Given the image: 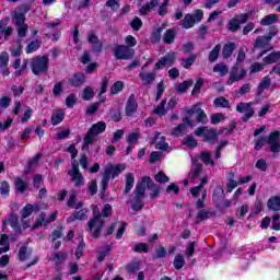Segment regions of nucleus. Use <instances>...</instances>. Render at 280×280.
Wrapping results in <instances>:
<instances>
[{"label": "nucleus", "mask_w": 280, "mask_h": 280, "mask_svg": "<svg viewBox=\"0 0 280 280\" xmlns=\"http://www.w3.org/2000/svg\"><path fill=\"white\" fill-rule=\"evenodd\" d=\"M18 36L20 38H25L27 36V32L30 30V26L27 24H21L16 26Z\"/></svg>", "instance_id": "bf43d9fd"}, {"label": "nucleus", "mask_w": 280, "mask_h": 280, "mask_svg": "<svg viewBox=\"0 0 280 280\" xmlns=\"http://www.w3.org/2000/svg\"><path fill=\"white\" fill-rule=\"evenodd\" d=\"M184 145H187V148H196L198 145V141L194 139V136H186L184 138Z\"/></svg>", "instance_id": "69168bd1"}, {"label": "nucleus", "mask_w": 280, "mask_h": 280, "mask_svg": "<svg viewBox=\"0 0 280 280\" xmlns=\"http://www.w3.org/2000/svg\"><path fill=\"white\" fill-rule=\"evenodd\" d=\"M215 215V212L211 210H199L196 215V224H200V222H203V220H209L210 218H213Z\"/></svg>", "instance_id": "b1692460"}, {"label": "nucleus", "mask_w": 280, "mask_h": 280, "mask_svg": "<svg viewBox=\"0 0 280 280\" xmlns=\"http://www.w3.org/2000/svg\"><path fill=\"white\" fill-rule=\"evenodd\" d=\"M194 86V80L189 79L186 80L182 83H175V91L176 93H187V91H189V88Z\"/></svg>", "instance_id": "a878e982"}, {"label": "nucleus", "mask_w": 280, "mask_h": 280, "mask_svg": "<svg viewBox=\"0 0 280 280\" xmlns=\"http://www.w3.org/2000/svg\"><path fill=\"white\" fill-rule=\"evenodd\" d=\"M205 16V13L197 10L194 14H186L184 19L179 22L180 27L184 30H191L196 23H200Z\"/></svg>", "instance_id": "0eeeda50"}, {"label": "nucleus", "mask_w": 280, "mask_h": 280, "mask_svg": "<svg viewBox=\"0 0 280 280\" xmlns=\"http://www.w3.org/2000/svg\"><path fill=\"white\" fill-rule=\"evenodd\" d=\"M145 198V184H143V180L141 183H138L136 185V188L133 190V199L131 201V209L132 211H141L145 203L143 202V199Z\"/></svg>", "instance_id": "423d86ee"}, {"label": "nucleus", "mask_w": 280, "mask_h": 280, "mask_svg": "<svg viewBox=\"0 0 280 280\" xmlns=\"http://www.w3.org/2000/svg\"><path fill=\"white\" fill-rule=\"evenodd\" d=\"M280 51L271 52L264 58L265 65H273V62H279Z\"/></svg>", "instance_id": "de8ad7c7"}, {"label": "nucleus", "mask_w": 280, "mask_h": 280, "mask_svg": "<svg viewBox=\"0 0 280 280\" xmlns=\"http://www.w3.org/2000/svg\"><path fill=\"white\" fill-rule=\"evenodd\" d=\"M155 148L156 150H162L163 152L170 148V144L165 142V136L160 137V140L155 143Z\"/></svg>", "instance_id": "e2e57ef3"}, {"label": "nucleus", "mask_w": 280, "mask_h": 280, "mask_svg": "<svg viewBox=\"0 0 280 280\" xmlns=\"http://www.w3.org/2000/svg\"><path fill=\"white\" fill-rule=\"evenodd\" d=\"M65 119V112L62 109H57L52 113V116L50 118V122L52 126H58V124H61Z\"/></svg>", "instance_id": "2f4dec72"}, {"label": "nucleus", "mask_w": 280, "mask_h": 280, "mask_svg": "<svg viewBox=\"0 0 280 280\" xmlns=\"http://www.w3.org/2000/svg\"><path fill=\"white\" fill-rule=\"evenodd\" d=\"M4 224L12 226L15 233H21V226L19 225V218L16 214H11L9 219L4 220Z\"/></svg>", "instance_id": "7c9ffc66"}, {"label": "nucleus", "mask_w": 280, "mask_h": 280, "mask_svg": "<svg viewBox=\"0 0 280 280\" xmlns=\"http://www.w3.org/2000/svg\"><path fill=\"white\" fill-rule=\"evenodd\" d=\"M213 72L214 73H220V75L222 78H224V75H226L229 73V67H226V65H224V63H217L213 67Z\"/></svg>", "instance_id": "3c124183"}, {"label": "nucleus", "mask_w": 280, "mask_h": 280, "mask_svg": "<svg viewBox=\"0 0 280 280\" xmlns=\"http://www.w3.org/2000/svg\"><path fill=\"white\" fill-rule=\"evenodd\" d=\"M159 5V0H150L144 5L140 8V14L145 15L150 10L156 8Z\"/></svg>", "instance_id": "58836bf2"}, {"label": "nucleus", "mask_w": 280, "mask_h": 280, "mask_svg": "<svg viewBox=\"0 0 280 280\" xmlns=\"http://www.w3.org/2000/svg\"><path fill=\"white\" fill-rule=\"evenodd\" d=\"M12 23L16 26L25 25V15L22 12H12Z\"/></svg>", "instance_id": "ea45409f"}, {"label": "nucleus", "mask_w": 280, "mask_h": 280, "mask_svg": "<svg viewBox=\"0 0 280 280\" xmlns=\"http://www.w3.org/2000/svg\"><path fill=\"white\" fill-rule=\"evenodd\" d=\"M86 84V74L84 72H75L70 78H68V85L72 89H80Z\"/></svg>", "instance_id": "9d476101"}, {"label": "nucleus", "mask_w": 280, "mask_h": 280, "mask_svg": "<svg viewBox=\"0 0 280 280\" xmlns=\"http://www.w3.org/2000/svg\"><path fill=\"white\" fill-rule=\"evenodd\" d=\"M126 270L129 275H137L139 270H141V262L140 260L131 261L126 265Z\"/></svg>", "instance_id": "4c0bfd02"}, {"label": "nucleus", "mask_w": 280, "mask_h": 280, "mask_svg": "<svg viewBox=\"0 0 280 280\" xmlns=\"http://www.w3.org/2000/svg\"><path fill=\"white\" fill-rule=\"evenodd\" d=\"M202 86H205V79L198 78L195 83V86L191 91V95H198L200 93V89H202Z\"/></svg>", "instance_id": "052dcab7"}, {"label": "nucleus", "mask_w": 280, "mask_h": 280, "mask_svg": "<svg viewBox=\"0 0 280 280\" xmlns=\"http://www.w3.org/2000/svg\"><path fill=\"white\" fill-rule=\"evenodd\" d=\"M174 62H176V55L174 52H168L159 59V61L154 65V69H165V67H172Z\"/></svg>", "instance_id": "ddd939ff"}, {"label": "nucleus", "mask_w": 280, "mask_h": 280, "mask_svg": "<svg viewBox=\"0 0 280 280\" xmlns=\"http://www.w3.org/2000/svg\"><path fill=\"white\" fill-rule=\"evenodd\" d=\"M106 132V122L105 121H98L88 130L84 139H83V145L82 150H89L90 145L92 143H95V139L97 138V135H102Z\"/></svg>", "instance_id": "7ed1b4c3"}, {"label": "nucleus", "mask_w": 280, "mask_h": 280, "mask_svg": "<svg viewBox=\"0 0 280 280\" xmlns=\"http://www.w3.org/2000/svg\"><path fill=\"white\" fill-rule=\"evenodd\" d=\"M270 77H264L261 82L258 84L257 91H256V95H261V93H264V91H266V89H270Z\"/></svg>", "instance_id": "473e14b6"}, {"label": "nucleus", "mask_w": 280, "mask_h": 280, "mask_svg": "<svg viewBox=\"0 0 280 280\" xmlns=\"http://www.w3.org/2000/svg\"><path fill=\"white\" fill-rule=\"evenodd\" d=\"M155 183H160L161 185H165V183H170V177L165 175L163 171H160L154 175Z\"/></svg>", "instance_id": "5fc2aeb1"}, {"label": "nucleus", "mask_w": 280, "mask_h": 280, "mask_svg": "<svg viewBox=\"0 0 280 280\" xmlns=\"http://www.w3.org/2000/svg\"><path fill=\"white\" fill-rule=\"evenodd\" d=\"M49 260L54 261L57 270H59L60 267L62 266V264H65V261H67V253L55 252V253L50 254Z\"/></svg>", "instance_id": "6ab92c4d"}, {"label": "nucleus", "mask_w": 280, "mask_h": 280, "mask_svg": "<svg viewBox=\"0 0 280 280\" xmlns=\"http://www.w3.org/2000/svg\"><path fill=\"white\" fill-rule=\"evenodd\" d=\"M124 91V82L117 81L110 88V94L117 95V93H121Z\"/></svg>", "instance_id": "13d9d810"}, {"label": "nucleus", "mask_w": 280, "mask_h": 280, "mask_svg": "<svg viewBox=\"0 0 280 280\" xmlns=\"http://www.w3.org/2000/svg\"><path fill=\"white\" fill-rule=\"evenodd\" d=\"M10 104H12V95H4L0 98V108L5 110V108H10Z\"/></svg>", "instance_id": "603ef678"}, {"label": "nucleus", "mask_w": 280, "mask_h": 280, "mask_svg": "<svg viewBox=\"0 0 280 280\" xmlns=\"http://www.w3.org/2000/svg\"><path fill=\"white\" fill-rule=\"evenodd\" d=\"M270 40H272V36H258L255 40L254 48L267 49V47L270 45Z\"/></svg>", "instance_id": "4be33fe9"}, {"label": "nucleus", "mask_w": 280, "mask_h": 280, "mask_svg": "<svg viewBox=\"0 0 280 280\" xmlns=\"http://www.w3.org/2000/svg\"><path fill=\"white\" fill-rule=\"evenodd\" d=\"M75 220H81V221H82V220H89V209H86V208H80L79 211L72 213V214L68 218L67 222H68V223H71V222H75Z\"/></svg>", "instance_id": "aec40b11"}, {"label": "nucleus", "mask_w": 280, "mask_h": 280, "mask_svg": "<svg viewBox=\"0 0 280 280\" xmlns=\"http://www.w3.org/2000/svg\"><path fill=\"white\" fill-rule=\"evenodd\" d=\"M275 23H279V15L269 14L260 20V25H275Z\"/></svg>", "instance_id": "c9c22d12"}, {"label": "nucleus", "mask_w": 280, "mask_h": 280, "mask_svg": "<svg viewBox=\"0 0 280 280\" xmlns=\"http://www.w3.org/2000/svg\"><path fill=\"white\" fill-rule=\"evenodd\" d=\"M200 174H202V164L194 163L192 167L188 174V178H190L191 180H196V178H198V176H200Z\"/></svg>", "instance_id": "c756f323"}, {"label": "nucleus", "mask_w": 280, "mask_h": 280, "mask_svg": "<svg viewBox=\"0 0 280 280\" xmlns=\"http://www.w3.org/2000/svg\"><path fill=\"white\" fill-rule=\"evenodd\" d=\"M213 104L215 108H231V103L224 96L217 97Z\"/></svg>", "instance_id": "79ce46f5"}, {"label": "nucleus", "mask_w": 280, "mask_h": 280, "mask_svg": "<svg viewBox=\"0 0 280 280\" xmlns=\"http://www.w3.org/2000/svg\"><path fill=\"white\" fill-rule=\"evenodd\" d=\"M62 91H65V83L62 81H59L52 88V95L55 97H58V95H60Z\"/></svg>", "instance_id": "0e129e2a"}, {"label": "nucleus", "mask_w": 280, "mask_h": 280, "mask_svg": "<svg viewBox=\"0 0 280 280\" xmlns=\"http://www.w3.org/2000/svg\"><path fill=\"white\" fill-rule=\"evenodd\" d=\"M18 257L20 261H26L27 257H30V254L27 253V245L20 247Z\"/></svg>", "instance_id": "680f3d73"}, {"label": "nucleus", "mask_w": 280, "mask_h": 280, "mask_svg": "<svg viewBox=\"0 0 280 280\" xmlns=\"http://www.w3.org/2000/svg\"><path fill=\"white\" fill-rule=\"evenodd\" d=\"M244 78H246V71L244 69L240 70V68L234 67L230 72V78L228 79L226 84L231 86V84L240 82V80H244Z\"/></svg>", "instance_id": "dca6fc26"}, {"label": "nucleus", "mask_w": 280, "mask_h": 280, "mask_svg": "<svg viewBox=\"0 0 280 280\" xmlns=\"http://www.w3.org/2000/svg\"><path fill=\"white\" fill-rule=\"evenodd\" d=\"M14 186H15V191H18L19 194H25V191H27V180H24L21 177H15L14 179Z\"/></svg>", "instance_id": "cd10ccee"}, {"label": "nucleus", "mask_w": 280, "mask_h": 280, "mask_svg": "<svg viewBox=\"0 0 280 280\" xmlns=\"http://www.w3.org/2000/svg\"><path fill=\"white\" fill-rule=\"evenodd\" d=\"M266 143H269L270 145V151L273 154H279L280 151V132L279 131H273L269 135L268 138H259L255 141V147L254 150L259 151Z\"/></svg>", "instance_id": "f03ea898"}, {"label": "nucleus", "mask_w": 280, "mask_h": 280, "mask_svg": "<svg viewBox=\"0 0 280 280\" xmlns=\"http://www.w3.org/2000/svg\"><path fill=\"white\" fill-rule=\"evenodd\" d=\"M196 58H198L196 54L190 55L188 58H183L180 62L182 67L184 69H191V66L196 62Z\"/></svg>", "instance_id": "a18cd8bd"}, {"label": "nucleus", "mask_w": 280, "mask_h": 280, "mask_svg": "<svg viewBox=\"0 0 280 280\" xmlns=\"http://www.w3.org/2000/svg\"><path fill=\"white\" fill-rule=\"evenodd\" d=\"M137 108H139V104L137 103V98L135 94H131L127 101L125 113L127 117H132L135 113H137Z\"/></svg>", "instance_id": "a211bd4d"}, {"label": "nucleus", "mask_w": 280, "mask_h": 280, "mask_svg": "<svg viewBox=\"0 0 280 280\" xmlns=\"http://www.w3.org/2000/svg\"><path fill=\"white\" fill-rule=\"evenodd\" d=\"M228 30H230V32H237V30H240V23L236 21L235 18L230 20V22L228 23Z\"/></svg>", "instance_id": "774afa93"}, {"label": "nucleus", "mask_w": 280, "mask_h": 280, "mask_svg": "<svg viewBox=\"0 0 280 280\" xmlns=\"http://www.w3.org/2000/svg\"><path fill=\"white\" fill-rule=\"evenodd\" d=\"M58 218V212H54L49 218L45 213L39 214L37 221L32 226V231H36L39 226H47L50 222H54Z\"/></svg>", "instance_id": "2eb2a0df"}, {"label": "nucleus", "mask_w": 280, "mask_h": 280, "mask_svg": "<svg viewBox=\"0 0 280 280\" xmlns=\"http://www.w3.org/2000/svg\"><path fill=\"white\" fill-rule=\"evenodd\" d=\"M176 28H168L162 36V40L165 45H172L176 40Z\"/></svg>", "instance_id": "5701e85b"}, {"label": "nucleus", "mask_w": 280, "mask_h": 280, "mask_svg": "<svg viewBox=\"0 0 280 280\" xmlns=\"http://www.w3.org/2000/svg\"><path fill=\"white\" fill-rule=\"evenodd\" d=\"M78 197L75 195H71L70 198L68 199L67 206L69 207V209H82V207L84 206L82 203V201H79L78 203Z\"/></svg>", "instance_id": "37998d69"}, {"label": "nucleus", "mask_w": 280, "mask_h": 280, "mask_svg": "<svg viewBox=\"0 0 280 280\" xmlns=\"http://www.w3.org/2000/svg\"><path fill=\"white\" fill-rule=\"evenodd\" d=\"M236 46L235 43L229 42L222 48V57L224 60L229 59L230 56H233V51H235Z\"/></svg>", "instance_id": "c85d7f7f"}, {"label": "nucleus", "mask_w": 280, "mask_h": 280, "mask_svg": "<svg viewBox=\"0 0 280 280\" xmlns=\"http://www.w3.org/2000/svg\"><path fill=\"white\" fill-rule=\"evenodd\" d=\"M116 60H132L135 58V49L126 45H119L114 49Z\"/></svg>", "instance_id": "1a4fd4ad"}, {"label": "nucleus", "mask_w": 280, "mask_h": 280, "mask_svg": "<svg viewBox=\"0 0 280 280\" xmlns=\"http://www.w3.org/2000/svg\"><path fill=\"white\" fill-rule=\"evenodd\" d=\"M68 175L71 176L74 187H82V185H84V176L80 173V162H78V160L72 162V168L68 171Z\"/></svg>", "instance_id": "6e6552de"}, {"label": "nucleus", "mask_w": 280, "mask_h": 280, "mask_svg": "<svg viewBox=\"0 0 280 280\" xmlns=\"http://www.w3.org/2000/svg\"><path fill=\"white\" fill-rule=\"evenodd\" d=\"M10 236H8L7 234H2L0 237V255H3V253H8V250H10Z\"/></svg>", "instance_id": "e433bc0d"}, {"label": "nucleus", "mask_w": 280, "mask_h": 280, "mask_svg": "<svg viewBox=\"0 0 280 280\" xmlns=\"http://www.w3.org/2000/svg\"><path fill=\"white\" fill-rule=\"evenodd\" d=\"M194 108L197 114L198 124H209V118L207 117V114L205 113V110L200 108V103H197L196 105H194Z\"/></svg>", "instance_id": "bb28decb"}, {"label": "nucleus", "mask_w": 280, "mask_h": 280, "mask_svg": "<svg viewBox=\"0 0 280 280\" xmlns=\"http://www.w3.org/2000/svg\"><path fill=\"white\" fill-rule=\"evenodd\" d=\"M10 21V18H4L0 20V40L4 36V40H8L14 32V28L12 26H8V23Z\"/></svg>", "instance_id": "f3484780"}, {"label": "nucleus", "mask_w": 280, "mask_h": 280, "mask_svg": "<svg viewBox=\"0 0 280 280\" xmlns=\"http://www.w3.org/2000/svg\"><path fill=\"white\" fill-rule=\"evenodd\" d=\"M267 207L271 211H280V197H271L267 202Z\"/></svg>", "instance_id": "c03bdc74"}, {"label": "nucleus", "mask_w": 280, "mask_h": 280, "mask_svg": "<svg viewBox=\"0 0 280 280\" xmlns=\"http://www.w3.org/2000/svg\"><path fill=\"white\" fill-rule=\"evenodd\" d=\"M10 62V55L7 51L0 54V72L4 75H10V69L8 68Z\"/></svg>", "instance_id": "412c9836"}, {"label": "nucleus", "mask_w": 280, "mask_h": 280, "mask_svg": "<svg viewBox=\"0 0 280 280\" xmlns=\"http://www.w3.org/2000/svg\"><path fill=\"white\" fill-rule=\"evenodd\" d=\"M31 71L34 75H43L49 71V56H35L31 59Z\"/></svg>", "instance_id": "39448f33"}, {"label": "nucleus", "mask_w": 280, "mask_h": 280, "mask_svg": "<svg viewBox=\"0 0 280 280\" xmlns=\"http://www.w3.org/2000/svg\"><path fill=\"white\" fill-rule=\"evenodd\" d=\"M0 194L1 196H10V183H8V180L1 182Z\"/></svg>", "instance_id": "338daca9"}, {"label": "nucleus", "mask_w": 280, "mask_h": 280, "mask_svg": "<svg viewBox=\"0 0 280 280\" xmlns=\"http://www.w3.org/2000/svg\"><path fill=\"white\" fill-rule=\"evenodd\" d=\"M141 180H142L143 185H145V183H147V188L150 191H153L150 194L151 200H155L156 196H159V194H161V186L156 185L152 180V177H150V176L142 177Z\"/></svg>", "instance_id": "4468645a"}, {"label": "nucleus", "mask_w": 280, "mask_h": 280, "mask_svg": "<svg viewBox=\"0 0 280 280\" xmlns=\"http://www.w3.org/2000/svg\"><path fill=\"white\" fill-rule=\"evenodd\" d=\"M187 132V125L185 124H179L177 127H175L171 135L173 137H183V135H185Z\"/></svg>", "instance_id": "09e8293b"}, {"label": "nucleus", "mask_w": 280, "mask_h": 280, "mask_svg": "<svg viewBox=\"0 0 280 280\" xmlns=\"http://www.w3.org/2000/svg\"><path fill=\"white\" fill-rule=\"evenodd\" d=\"M175 270H180L185 266V257L183 255H176L173 261Z\"/></svg>", "instance_id": "6e6d98bb"}, {"label": "nucleus", "mask_w": 280, "mask_h": 280, "mask_svg": "<svg viewBox=\"0 0 280 280\" xmlns=\"http://www.w3.org/2000/svg\"><path fill=\"white\" fill-rule=\"evenodd\" d=\"M203 137L206 141H218V132L213 128L208 127Z\"/></svg>", "instance_id": "864d4df0"}, {"label": "nucleus", "mask_w": 280, "mask_h": 280, "mask_svg": "<svg viewBox=\"0 0 280 280\" xmlns=\"http://www.w3.org/2000/svg\"><path fill=\"white\" fill-rule=\"evenodd\" d=\"M237 113H245L242 117V121H248L255 115V109H253V102L249 103H238L236 105Z\"/></svg>", "instance_id": "9b49d317"}, {"label": "nucleus", "mask_w": 280, "mask_h": 280, "mask_svg": "<svg viewBox=\"0 0 280 280\" xmlns=\"http://www.w3.org/2000/svg\"><path fill=\"white\" fill-rule=\"evenodd\" d=\"M40 45H43L42 39H34L26 46V54H34V51H38V49H40Z\"/></svg>", "instance_id": "a19ab883"}, {"label": "nucleus", "mask_w": 280, "mask_h": 280, "mask_svg": "<svg viewBox=\"0 0 280 280\" xmlns=\"http://www.w3.org/2000/svg\"><path fill=\"white\" fill-rule=\"evenodd\" d=\"M95 97V91L91 86H85L82 92V100L89 102Z\"/></svg>", "instance_id": "8fccbe9b"}, {"label": "nucleus", "mask_w": 280, "mask_h": 280, "mask_svg": "<svg viewBox=\"0 0 280 280\" xmlns=\"http://www.w3.org/2000/svg\"><path fill=\"white\" fill-rule=\"evenodd\" d=\"M200 159L205 165H215V162L213 161V158L211 156V152H208V151L201 152Z\"/></svg>", "instance_id": "49530a36"}, {"label": "nucleus", "mask_w": 280, "mask_h": 280, "mask_svg": "<svg viewBox=\"0 0 280 280\" xmlns=\"http://www.w3.org/2000/svg\"><path fill=\"white\" fill-rule=\"evenodd\" d=\"M139 78H140V80H142V83L144 84V86H148V85L152 84V82H154V80H156V74L140 72Z\"/></svg>", "instance_id": "72a5a7b5"}, {"label": "nucleus", "mask_w": 280, "mask_h": 280, "mask_svg": "<svg viewBox=\"0 0 280 280\" xmlns=\"http://www.w3.org/2000/svg\"><path fill=\"white\" fill-rule=\"evenodd\" d=\"M124 170H126V164H118L116 166L110 164L105 168L103 173L102 182H101V189L103 194L106 191V189H108V183H110V176L112 178H117V176H119V174H121Z\"/></svg>", "instance_id": "20e7f679"}, {"label": "nucleus", "mask_w": 280, "mask_h": 280, "mask_svg": "<svg viewBox=\"0 0 280 280\" xmlns=\"http://www.w3.org/2000/svg\"><path fill=\"white\" fill-rule=\"evenodd\" d=\"M220 51H222V45L217 44L213 49L209 52V62H215L220 58Z\"/></svg>", "instance_id": "f704fd0d"}, {"label": "nucleus", "mask_w": 280, "mask_h": 280, "mask_svg": "<svg viewBox=\"0 0 280 280\" xmlns=\"http://www.w3.org/2000/svg\"><path fill=\"white\" fill-rule=\"evenodd\" d=\"M226 118L224 117V114L222 113H217L212 114L210 117V124L213 126H217V124H220L221 121H224Z\"/></svg>", "instance_id": "4d7b16f0"}, {"label": "nucleus", "mask_w": 280, "mask_h": 280, "mask_svg": "<svg viewBox=\"0 0 280 280\" xmlns=\"http://www.w3.org/2000/svg\"><path fill=\"white\" fill-rule=\"evenodd\" d=\"M88 42L90 43V45L92 47V51L94 54H102V51L104 49V43H102V40H100L97 35H95V32L91 31L88 34Z\"/></svg>", "instance_id": "f8f14e48"}, {"label": "nucleus", "mask_w": 280, "mask_h": 280, "mask_svg": "<svg viewBox=\"0 0 280 280\" xmlns=\"http://www.w3.org/2000/svg\"><path fill=\"white\" fill-rule=\"evenodd\" d=\"M125 183H126V186H125L124 194L128 196L130 191H132V188L135 187V174L127 173L125 175Z\"/></svg>", "instance_id": "393cba45"}, {"label": "nucleus", "mask_w": 280, "mask_h": 280, "mask_svg": "<svg viewBox=\"0 0 280 280\" xmlns=\"http://www.w3.org/2000/svg\"><path fill=\"white\" fill-rule=\"evenodd\" d=\"M104 224H106V221L102 218L100 208H97V206H93V218L88 222V231L93 240H97L102 235Z\"/></svg>", "instance_id": "f257e3e1"}]
</instances>
